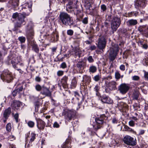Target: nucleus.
Returning <instances> with one entry per match:
<instances>
[{
    "instance_id": "nucleus-63",
    "label": "nucleus",
    "mask_w": 148,
    "mask_h": 148,
    "mask_svg": "<svg viewBox=\"0 0 148 148\" xmlns=\"http://www.w3.org/2000/svg\"><path fill=\"white\" fill-rule=\"evenodd\" d=\"M8 117H7V118H6L3 117V120L4 123H5L6 122L7 120L8 119Z\"/></svg>"
},
{
    "instance_id": "nucleus-41",
    "label": "nucleus",
    "mask_w": 148,
    "mask_h": 148,
    "mask_svg": "<svg viewBox=\"0 0 148 148\" xmlns=\"http://www.w3.org/2000/svg\"><path fill=\"white\" fill-rule=\"evenodd\" d=\"M60 67L61 68L63 69L66 68L67 65L66 63L65 62H63V63H62L61 64Z\"/></svg>"
},
{
    "instance_id": "nucleus-9",
    "label": "nucleus",
    "mask_w": 148,
    "mask_h": 148,
    "mask_svg": "<svg viewBox=\"0 0 148 148\" xmlns=\"http://www.w3.org/2000/svg\"><path fill=\"white\" fill-rule=\"evenodd\" d=\"M130 88L129 85L125 83L121 84L119 87L118 90L122 94H125L128 91Z\"/></svg>"
},
{
    "instance_id": "nucleus-40",
    "label": "nucleus",
    "mask_w": 148,
    "mask_h": 148,
    "mask_svg": "<svg viewBox=\"0 0 148 148\" xmlns=\"http://www.w3.org/2000/svg\"><path fill=\"white\" fill-rule=\"evenodd\" d=\"M143 34L146 37H148V28H146Z\"/></svg>"
},
{
    "instance_id": "nucleus-50",
    "label": "nucleus",
    "mask_w": 148,
    "mask_h": 148,
    "mask_svg": "<svg viewBox=\"0 0 148 148\" xmlns=\"http://www.w3.org/2000/svg\"><path fill=\"white\" fill-rule=\"evenodd\" d=\"M18 93V92L16 90H15L13 91L12 94V95L14 97Z\"/></svg>"
},
{
    "instance_id": "nucleus-43",
    "label": "nucleus",
    "mask_w": 148,
    "mask_h": 148,
    "mask_svg": "<svg viewBox=\"0 0 148 148\" xmlns=\"http://www.w3.org/2000/svg\"><path fill=\"white\" fill-rule=\"evenodd\" d=\"M88 60L90 63L92 62H94V60L93 59L92 57L91 56H90L88 58Z\"/></svg>"
},
{
    "instance_id": "nucleus-32",
    "label": "nucleus",
    "mask_w": 148,
    "mask_h": 148,
    "mask_svg": "<svg viewBox=\"0 0 148 148\" xmlns=\"http://www.w3.org/2000/svg\"><path fill=\"white\" fill-rule=\"evenodd\" d=\"M18 39L21 43L24 42L26 40L25 37L23 36L19 37L18 38Z\"/></svg>"
},
{
    "instance_id": "nucleus-2",
    "label": "nucleus",
    "mask_w": 148,
    "mask_h": 148,
    "mask_svg": "<svg viewBox=\"0 0 148 148\" xmlns=\"http://www.w3.org/2000/svg\"><path fill=\"white\" fill-rule=\"evenodd\" d=\"M59 17L60 20L63 24L66 26L71 25V23L70 15L66 13L62 12L60 13Z\"/></svg>"
},
{
    "instance_id": "nucleus-19",
    "label": "nucleus",
    "mask_w": 148,
    "mask_h": 148,
    "mask_svg": "<svg viewBox=\"0 0 148 148\" xmlns=\"http://www.w3.org/2000/svg\"><path fill=\"white\" fill-rule=\"evenodd\" d=\"M11 108L9 107L4 110L3 113V116L4 118L8 117L11 113Z\"/></svg>"
},
{
    "instance_id": "nucleus-28",
    "label": "nucleus",
    "mask_w": 148,
    "mask_h": 148,
    "mask_svg": "<svg viewBox=\"0 0 148 148\" xmlns=\"http://www.w3.org/2000/svg\"><path fill=\"white\" fill-rule=\"evenodd\" d=\"M27 124L28 126L30 128H33L34 127L35 125V123L31 121H29L27 123Z\"/></svg>"
},
{
    "instance_id": "nucleus-51",
    "label": "nucleus",
    "mask_w": 148,
    "mask_h": 148,
    "mask_svg": "<svg viewBox=\"0 0 148 148\" xmlns=\"http://www.w3.org/2000/svg\"><path fill=\"white\" fill-rule=\"evenodd\" d=\"M11 63L12 64L13 67L14 68H16V62L13 61V60H12L11 61Z\"/></svg>"
},
{
    "instance_id": "nucleus-57",
    "label": "nucleus",
    "mask_w": 148,
    "mask_h": 148,
    "mask_svg": "<svg viewBox=\"0 0 148 148\" xmlns=\"http://www.w3.org/2000/svg\"><path fill=\"white\" fill-rule=\"evenodd\" d=\"M69 143V140H67L65 142V143H64V145L65 147H69V146L67 145Z\"/></svg>"
},
{
    "instance_id": "nucleus-48",
    "label": "nucleus",
    "mask_w": 148,
    "mask_h": 148,
    "mask_svg": "<svg viewBox=\"0 0 148 148\" xmlns=\"http://www.w3.org/2000/svg\"><path fill=\"white\" fill-rule=\"evenodd\" d=\"M60 126V125L56 122H54L53 125V127H54L58 128Z\"/></svg>"
},
{
    "instance_id": "nucleus-34",
    "label": "nucleus",
    "mask_w": 148,
    "mask_h": 148,
    "mask_svg": "<svg viewBox=\"0 0 148 148\" xmlns=\"http://www.w3.org/2000/svg\"><path fill=\"white\" fill-rule=\"evenodd\" d=\"M36 134L34 133L31 134V138H30V141L31 142L33 141L35 138Z\"/></svg>"
},
{
    "instance_id": "nucleus-64",
    "label": "nucleus",
    "mask_w": 148,
    "mask_h": 148,
    "mask_svg": "<svg viewBox=\"0 0 148 148\" xmlns=\"http://www.w3.org/2000/svg\"><path fill=\"white\" fill-rule=\"evenodd\" d=\"M145 78L147 79V80L148 81V72L145 74Z\"/></svg>"
},
{
    "instance_id": "nucleus-58",
    "label": "nucleus",
    "mask_w": 148,
    "mask_h": 148,
    "mask_svg": "<svg viewBox=\"0 0 148 148\" xmlns=\"http://www.w3.org/2000/svg\"><path fill=\"white\" fill-rule=\"evenodd\" d=\"M138 12H133L132 14H133V16H136L138 15Z\"/></svg>"
},
{
    "instance_id": "nucleus-31",
    "label": "nucleus",
    "mask_w": 148,
    "mask_h": 148,
    "mask_svg": "<svg viewBox=\"0 0 148 148\" xmlns=\"http://www.w3.org/2000/svg\"><path fill=\"white\" fill-rule=\"evenodd\" d=\"M35 88L36 90L38 91H41L42 89V87H41L39 84H38L36 86Z\"/></svg>"
},
{
    "instance_id": "nucleus-27",
    "label": "nucleus",
    "mask_w": 148,
    "mask_h": 148,
    "mask_svg": "<svg viewBox=\"0 0 148 148\" xmlns=\"http://www.w3.org/2000/svg\"><path fill=\"white\" fill-rule=\"evenodd\" d=\"M146 28V27L145 26H141L138 27V30L143 34Z\"/></svg>"
},
{
    "instance_id": "nucleus-61",
    "label": "nucleus",
    "mask_w": 148,
    "mask_h": 148,
    "mask_svg": "<svg viewBox=\"0 0 148 148\" xmlns=\"http://www.w3.org/2000/svg\"><path fill=\"white\" fill-rule=\"evenodd\" d=\"M112 122L113 123H117V121L115 118H113L112 119Z\"/></svg>"
},
{
    "instance_id": "nucleus-21",
    "label": "nucleus",
    "mask_w": 148,
    "mask_h": 148,
    "mask_svg": "<svg viewBox=\"0 0 148 148\" xmlns=\"http://www.w3.org/2000/svg\"><path fill=\"white\" fill-rule=\"evenodd\" d=\"M97 70V67L94 66L92 65L90 66L89 69V72L94 73Z\"/></svg>"
},
{
    "instance_id": "nucleus-42",
    "label": "nucleus",
    "mask_w": 148,
    "mask_h": 148,
    "mask_svg": "<svg viewBox=\"0 0 148 148\" xmlns=\"http://www.w3.org/2000/svg\"><path fill=\"white\" fill-rule=\"evenodd\" d=\"M101 8L103 11H105L107 9L106 6L104 4L101 5Z\"/></svg>"
},
{
    "instance_id": "nucleus-4",
    "label": "nucleus",
    "mask_w": 148,
    "mask_h": 148,
    "mask_svg": "<svg viewBox=\"0 0 148 148\" xmlns=\"http://www.w3.org/2000/svg\"><path fill=\"white\" fill-rule=\"evenodd\" d=\"M121 23V21L119 18L115 16L112 18L111 22V28L113 33L116 31Z\"/></svg>"
},
{
    "instance_id": "nucleus-39",
    "label": "nucleus",
    "mask_w": 148,
    "mask_h": 148,
    "mask_svg": "<svg viewBox=\"0 0 148 148\" xmlns=\"http://www.w3.org/2000/svg\"><path fill=\"white\" fill-rule=\"evenodd\" d=\"M67 34L70 36H72L73 34V31L71 29H69L67 30Z\"/></svg>"
},
{
    "instance_id": "nucleus-47",
    "label": "nucleus",
    "mask_w": 148,
    "mask_h": 148,
    "mask_svg": "<svg viewBox=\"0 0 148 148\" xmlns=\"http://www.w3.org/2000/svg\"><path fill=\"white\" fill-rule=\"evenodd\" d=\"M82 23L84 24H86L88 23V18H85L82 21Z\"/></svg>"
},
{
    "instance_id": "nucleus-7",
    "label": "nucleus",
    "mask_w": 148,
    "mask_h": 148,
    "mask_svg": "<svg viewBox=\"0 0 148 148\" xmlns=\"http://www.w3.org/2000/svg\"><path fill=\"white\" fill-rule=\"evenodd\" d=\"M0 77L2 80L5 79L8 82L13 79L11 73L7 70L4 71L3 74L1 75Z\"/></svg>"
},
{
    "instance_id": "nucleus-53",
    "label": "nucleus",
    "mask_w": 148,
    "mask_h": 148,
    "mask_svg": "<svg viewBox=\"0 0 148 148\" xmlns=\"http://www.w3.org/2000/svg\"><path fill=\"white\" fill-rule=\"evenodd\" d=\"M96 48V47L95 45H92L91 46L90 49V50H93L95 49Z\"/></svg>"
},
{
    "instance_id": "nucleus-12",
    "label": "nucleus",
    "mask_w": 148,
    "mask_h": 148,
    "mask_svg": "<svg viewBox=\"0 0 148 148\" xmlns=\"http://www.w3.org/2000/svg\"><path fill=\"white\" fill-rule=\"evenodd\" d=\"M21 105H22L20 101L14 100L11 103V106L14 110H18Z\"/></svg>"
},
{
    "instance_id": "nucleus-29",
    "label": "nucleus",
    "mask_w": 148,
    "mask_h": 148,
    "mask_svg": "<svg viewBox=\"0 0 148 148\" xmlns=\"http://www.w3.org/2000/svg\"><path fill=\"white\" fill-rule=\"evenodd\" d=\"M6 130L8 132H10L12 129L11 124L10 123H8L6 126Z\"/></svg>"
},
{
    "instance_id": "nucleus-18",
    "label": "nucleus",
    "mask_w": 148,
    "mask_h": 148,
    "mask_svg": "<svg viewBox=\"0 0 148 148\" xmlns=\"http://www.w3.org/2000/svg\"><path fill=\"white\" fill-rule=\"evenodd\" d=\"M138 23L136 20L131 19L128 20L127 22V24L128 26H132L136 25Z\"/></svg>"
},
{
    "instance_id": "nucleus-49",
    "label": "nucleus",
    "mask_w": 148,
    "mask_h": 148,
    "mask_svg": "<svg viewBox=\"0 0 148 148\" xmlns=\"http://www.w3.org/2000/svg\"><path fill=\"white\" fill-rule=\"evenodd\" d=\"M120 69L122 71H124L125 69V66L124 65L122 64L120 65Z\"/></svg>"
},
{
    "instance_id": "nucleus-25",
    "label": "nucleus",
    "mask_w": 148,
    "mask_h": 148,
    "mask_svg": "<svg viewBox=\"0 0 148 148\" xmlns=\"http://www.w3.org/2000/svg\"><path fill=\"white\" fill-rule=\"evenodd\" d=\"M139 93L138 91H135L133 94V97L134 99L137 100L139 95Z\"/></svg>"
},
{
    "instance_id": "nucleus-26",
    "label": "nucleus",
    "mask_w": 148,
    "mask_h": 148,
    "mask_svg": "<svg viewBox=\"0 0 148 148\" xmlns=\"http://www.w3.org/2000/svg\"><path fill=\"white\" fill-rule=\"evenodd\" d=\"M19 0H12V1H10V3H11L12 5L14 6H18V5Z\"/></svg>"
},
{
    "instance_id": "nucleus-15",
    "label": "nucleus",
    "mask_w": 148,
    "mask_h": 148,
    "mask_svg": "<svg viewBox=\"0 0 148 148\" xmlns=\"http://www.w3.org/2000/svg\"><path fill=\"white\" fill-rule=\"evenodd\" d=\"M45 122L41 119H38L37 121V126L40 130H43L45 125Z\"/></svg>"
},
{
    "instance_id": "nucleus-16",
    "label": "nucleus",
    "mask_w": 148,
    "mask_h": 148,
    "mask_svg": "<svg viewBox=\"0 0 148 148\" xmlns=\"http://www.w3.org/2000/svg\"><path fill=\"white\" fill-rule=\"evenodd\" d=\"M40 93L46 96L50 97L51 96V92L49 89L44 86H42V89Z\"/></svg>"
},
{
    "instance_id": "nucleus-30",
    "label": "nucleus",
    "mask_w": 148,
    "mask_h": 148,
    "mask_svg": "<svg viewBox=\"0 0 148 148\" xmlns=\"http://www.w3.org/2000/svg\"><path fill=\"white\" fill-rule=\"evenodd\" d=\"M115 76L116 79H119L121 77V75L119 72L116 71L115 73Z\"/></svg>"
},
{
    "instance_id": "nucleus-24",
    "label": "nucleus",
    "mask_w": 148,
    "mask_h": 148,
    "mask_svg": "<svg viewBox=\"0 0 148 148\" xmlns=\"http://www.w3.org/2000/svg\"><path fill=\"white\" fill-rule=\"evenodd\" d=\"M27 36L29 37H30L31 38L32 37L34 34V31L33 28H31L30 30L27 31Z\"/></svg>"
},
{
    "instance_id": "nucleus-13",
    "label": "nucleus",
    "mask_w": 148,
    "mask_h": 148,
    "mask_svg": "<svg viewBox=\"0 0 148 148\" xmlns=\"http://www.w3.org/2000/svg\"><path fill=\"white\" fill-rule=\"evenodd\" d=\"M135 5L137 8L144 7L145 5V0H136L135 2Z\"/></svg>"
},
{
    "instance_id": "nucleus-1",
    "label": "nucleus",
    "mask_w": 148,
    "mask_h": 148,
    "mask_svg": "<svg viewBox=\"0 0 148 148\" xmlns=\"http://www.w3.org/2000/svg\"><path fill=\"white\" fill-rule=\"evenodd\" d=\"M119 51V46L117 44L112 43L108 52L109 58L111 61H113L116 58L117 53Z\"/></svg>"
},
{
    "instance_id": "nucleus-20",
    "label": "nucleus",
    "mask_w": 148,
    "mask_h": 148,
    "mask_svg": "<svg viewBox=\"0 0 148 148\" xmlns=\"http://www.w3.org/2000/svg\"><path fill=\"white\" fill-rule=\"evenodd\" d=\"M31 45L32 47V49L36 52L38 53L39 49L37 45L35 43L33 42L31 43Z\"/></svg>"
},
{
    "instance_id": "nucleus-14",
    "label": "nucleus",
    "mask_w": 148,
    "mask_h": 148,
    "mask_svg": "<svg viewBox=\"0 0 148 148\" xmlns=\"http://www.w3.org/2000/svg\"><path fill=\"white\" fill-rule=\"evenodd\" d=\"M106 86L111 90H115L117 89L116 85L117 84L116 82L114 81H112L108 83L107 84L106 82Z\"/></svg>"
},
{
    "instance_id": "nucleus-59",
    "label": "nucleus",
    "mask_w": 148,
    "mask_h": 148,
    "mask_svg": "<svg viewBox=\"0 0 148 148\" xmlns=\"http://www.w3.org/2000/svg\"><path fill=\"white\" fill-rule=\"evenodd\" d=\"M132 119L136 121H137L138 120V119L135 116L132 117Z\"/></svg>"
},
{
    "instance_id": "nucleus-44",
    "label": "nucleus",
    "mask_w": 148,
    "mask_h": 148,
    "mask_svg": "<svg viewBox=\"0 0 148 148\" xmlns=\"http://www.w3.org/2000/svg\"><path fill=\"white\" fill-rule=\"evenodd\" d=\"M8 139L10 141H13L15 139V137L13 135H10L8 137Z\"/></svg>"
},
{
    "instance_id": "nucleus-11",
    "label": "nucleus",
    "mask_w": 148,
    "mask_h": 148,
    "mask_svg": "<svg viewBox=\"0 0 148 148\" xmlns=\"http://www.w3.org/2000/svg\"><path fill=\"white\" fill-rule=\"evenodd\" d=\"M106 43V41L105 38L103 37H101L98 40L97 47L99 49L103 50L105 48Z\"/></svg>"
},
{
    "instance_id": "nucleus-45",
    "label": "nucleus",
    "mask_w": 148,
    "mask_h": 148,
    "mask_svg": "<svg viewBox=\"0 0 148 148\" xmlns=\"http://www.w3.org/2000/svg\"><path fill=\"white\" fill-rule=\"evenodd\" d=\"M129 124L130 126H134L135 125V123L133 121L131 120L129 122Z\"/></svg>"
},
{
    "instance_id": "nucleus-60",
    "label": "nucleus",
    "mask_w": 148,
    "mask_h": 148,
    "mask_svg": "<svg viewBox=\"0 0 148 148\" xmlns=\"http://www.w3.org/2000/svg\"><path fill=\"white\" fill-rule=\"evenodd\" d=\"M77 35H75L73 36L74 39H77L79 38H80Z\"/></svg>"
},
{
    "instance_id": "nucleus-37",
    "label": "nucleus",
    "mask_w": 148,
    "mask_h": 148,
    "mask_svg": "<svg viewBox=\"0 0 148 148\" xmlns=\"http://www.w3.org/2000/svg\"><path fill=\"white\" fill-rule=\"evenodd\" d=\"M101 78L99 75H97L94 76V79L95 81L97 82L100 80Z\"/></svg>"
},
{
    "instance_id": "nucleus-23",
    "label": "nucleus",
    "mask_w": 148,
    "mask_h": 148,
    "mask_svg": "<svg viewBox=\"0 0 148 148\" xmlns=\"http://www.w3.org/2000/svg\"><path fill=\"white\" fill-rule=\"evenodd\" d=\"M68 80L67 76H65L63 77L61 79V82L62 84L66 85L67 84V82Z\"/></svg>"
},
{
    "instance_id": "nucleus-22",
    "label": "nucleus",
    "mask_w": 148,
    "mask_h": 148,
    "mask_svg": "<svg viewBox=\"0 0 148 148\" xmlns=\"http://www.w3.org/2000/svg\"><path fill=\"white\" fill-rule=\"evenodd\" d=\"M85 65V63L82 61L79 62L77 64V66L79 69H81Z\"/></svg>"
},
{
    "instance_id": "nucleus-46",
    "label": "nucleus",
    "mask_w": 148,
    "mask_h": 148,
    "mask_svg": "<svg viewBox=\"0 0 148 148\" xmlns=\"http://www.w3.org/2000/svg\"><path fill=\"white\" fill-rule=\"evenodd\" d=\"M139 79V77L138 76L135 75L132 77V79L134 80H138Z\"/></svg>"
},
{
    "instance_id": "nucleus-3",
    "label": "nucleus",
    "mask_w": 148,
    "mask_h": 148,
    "mask_svg": "<svg viewBox=\"0 0 148 148\" xmlns=\"http://www.w3.org/2000/svg\"><path fill=\"white\" fill-rule=\"evenodd\" d=\"M25 12L20 13L18 17L17 18V22L15 24V26L16 27H20L23 25L25 24L26 22L25 19L26 16H28Z\"/></svg>"
},
{
    "instance_id": "nucleus-55",
    "label": "nucleus",
    "mask_w": 148,
    "mask_h": 148,
    "mask_svg": "<svg viewBox=\"0 0 148 148\" xmlns=\"http://www.w3.org/2000/svg\"><path fill=\"white\" fill-rule=\"evenodd\" d=\"M142 47L143 48L147 49L148 47V46L147 44H144L142 45Z\"/></svg>"
},
{
    "instance_id": "nucleus-33",
    "label": "nucleus",
    "mask_w": 148,
    "mask_h": 148,
    "mask_svg": "<svg viewBox=\"0 0 148 148\" xmlns=\"http://www.w3.org/2000/svg\"><path fill=\"white\" fill-rule=\"evenodd\" d=\"M99 89L100 87L98 85H96L94 88V90L96 92V95H97Z\"/></svg>"
},
{
    "instance_id": "nucleus-6",
    "label": "nucleus",
    "mask_w": 148,
    "mask_h": 148,
    "mask_svg": "<svg viewBox=\"0 0 148 148\" xmlns=\"http://www.w3.org/2000/svg\"><path fill=\"white\" fill-rule=\"evenodd\" d=\"M124 143L128 145L134 146L136 144V142L135 139L134 140L133 137L129 135L125 136L123 140Z\"/></svg>"
},
{
    "instance_id": "nucleus-56",
    "label": "nucleus",
    "mask_w": 148,
    "mask_h": 148,
    "mask_svg": "<svg viewBox=\"0 0 148 148\" xmlns=\"http://www.w3.org/2000/svg\"><path fill=\"white\" fill-rule=\"evenodd\" d=\"M36 81L38 82H40L41 80V78L39 77H36L35 78Z\"/></svg>"
},
{
    "instance_id": "nucleus-54",
    "label": "nucleus",
    "mask_w": 148,
    "mask_h": 148,
    "mask_svg": "<svg viewBox=\"0 0 148 148\" xmlns=\"http://www.w3.org/2000/svg\"><path fill=\"white\" fill-rule=\"evenodd\" d=\"M145 132V131L144 130H140V132L139 133V134L140 135H143V134Z\"/></svg>"
},
{
    "instance_id": "nucleus-52",
    "label": "nucleus",
    "mask_w": 148,
    "mask_h": 148,
    "mask_svg": "<svg viewBox=\"0 0 148 148\" xmlns=\"http://www.w3.org/2000/svg\"><path fill=\"white\" fill-rule=\"evenodd\" d=\"M23 89V88L22 87H21L17 89L16 90L18 92V93H19L21 91H22Z\"/></svg>"
},
{
    "instance_id": "nucleus-8",
    "label": "nucleus",
    "mask_w": 148,
    "mask_h": 148,
    "mask_svg": "<svg viewBox=\"0 0 148 148\" xmlns=\"http://www.w3.org/2000/svg\"><path fill=\"white\" fill-rule=\"evenodd\" d=\"M62 114L65 116L67 119L70 121L71 120L73 115H74V112L73 110L65 109L64 110Z\"/></svg>"
},
{
    "instance_id": "nucleus-38",
    "label": "nucleus",
    "mask_w": 148,
    "mask_h": 148,
    "mask_svg": "<svg viewBox=\"0 0 148 148\" xmlns=\"http://www.w3.org/2000/svg\"><path fill=\"white\" fill-rule=\"evenodd\" d=\"M19 13H18L17 12H16L13 14L12 16V18H18L19 16Z\"/></svg>"
},
{
    "instance_id": "nucleus-36",
    "label": "nucleus",
    "mask_w": 148,
    "mask_h": 148,
    "mask_svg": "<svg viewBox=\"0 0 148 148\" xmlns=\"http://www.w3.org/2000/svg\"><path fill=\"white\" fill-rule=\"evenodd\" d=\"M19 115L18 113L15 114L14 116V118L16 122V123H18V118Z\"/></svg>"
},
{
    "instance_id": "nucleus-35",
    "label": "nucleus",
    "mask_w": 148,
    "mask_h": 148,
    "mask_svg": "<svg viewBox=\"0 0 148 148\" xmlns=\"http://www.w3.org/2000/svg\"><path fill=\"white\" fill-rule=\"evenodd\" d=\"M64 72L62 71L59 70L57 72V75L58 76H62L64 74Z\"/></svg>"
},
{
    "instance_id": "nucleus-62",
    "label": "nucleus",
    "mask_w": 148,
    "mask_h": 148,
    "mask_svg": "<svg viewBox=\"0 0 148 148\" xmlns=\"http://www.w3.org/2000/svg\"><path fill=\"white\" fill-rule=\"evenodd\" d=\"M133 12H131L128 14V16L131 17L133 16V14H132Z\"/></svg>"
},
{
    "instance_id": "nucleus-17",
    "label": "nucleus",
    "mask_w": 148,
    "mask_h": 148,
    "mask_svg": "<svg viewBox=\"0 0 148 148\" xmlns=\"http://www.w3.org/2000/svg\"><path fill=\"white\" fill-rule=\"evenodd\" d=\"M101 101L103 103L110 104L112 102V101L108 96L103 95L101 97Z\"/></svg>"
},
{
    "instance_id": "nucleus-5",
    "label": "nucleus",
    "mask_w": 148,
    "mask_h": 148,
    "mask_svg": "<svg viewBox=\"0 0 148 148\" xmlns=\"http://www.w3.org/2000/svg\"><path fill=\"white\" fill-rule=\"evenodd\" d=\"M107 118V117L105 116V114L101 115L100 116L96 118L95 121L97 124L95 126V129L96 130H97L100 128L101 125L105 122V120Z\"/></svg>"
},
{
    "instance_id": "nucleus-10",
    "label": "nucleus",
    "mask_w": 148,
    "mask_h": 148,
    "mask_svg": "<svg viewBox=\"0 0 148 148\" xmlns=\"http://www.w3.org/2000/svg\"><path fill=\"white\" fill-rule=\"evenodd\" d=\"M82 53V51L78 48L75 47L71 50L70 54L75 58L77 57L79 58H80Z\"/></svg>"
}]
</instances>
